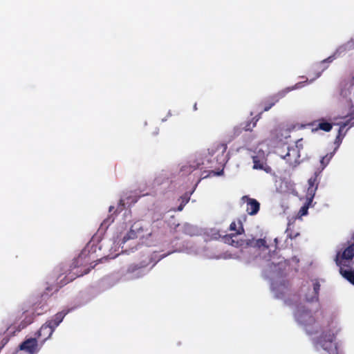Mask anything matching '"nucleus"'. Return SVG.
Masks as SVG:
<instances>
[{"label": "nucleus", "instance_id": "obj_2", "mask_svg": "<svg viewBox=\"0 0 354 354\" xmlns=\"http://www.w3.org/2000/svg\"><path fill=\"white\" fill-rule=\"evenodd\" d=\"M295 317L297 322L301 324L308 335L318 333L320 326L313 316L311 311L303 306H297Z\"/></svg>", "mask_w": 354, "mask_h": 354}, {"label": "nucleus", "instance_id": "obj_3", "mask_svg": "<svg viewBox=\"0 0 354 354\" xmlns=\"http://www.w3.org/2000/svg\"><path fill=\"white\" fill-rule=\"evenodd\" d=\"M164 257L162 256L158 260L154 261L151 254L149 253L143 254L139 262L131 263L128 266L126 273L131 279L142 277L146 274L148 266L152 264L151 268H153Z\"/></svg>", "mask_w": 354, "mask_h": 354}, {"label": "nucleus", "instance_id": "obj_11", "mask_svg": "<svg viewBox=\"0 0 354 354\" xmlns=\"http://www.w3.org/2000/svg\"><path fill=\"white\" fill-rule=\"evenodd\" d=\"M242 201L246 203V211L250 215H255L260 209V203L254 198H251L248 196L242 197Z\"/></svg>", "mask_w": 354, "mask_h": 354}, {"label": "nucleus", "instance_id": "obj_21", "mask_svg": "<svg viewBox=\"0 0 354 354\" xmlns=\"http://www.w3.org/2000/svg\"><path fill=\"white\" fill-rule=\"evenodd\" d=\"M252 160H253V163H254V165H253V168L254 169H264L267 172L268 171V170L270 169V167H268V169H264L263 168V163L260 161V160L259 159V158L257 156H253Z\"/></svg>", "mask_w": 354, "mask_h": 354}, {"label": "nucleus", "instance_id": "obj_25", "mask_svg": "<svg viewBox=\"0 0 354 354\" xmlns=\"http://www.w3.org/2000/svg\"><path fill=\"white\" fill-rule=\"evenodd\" d=\"M243 247H254L255 245V239H247L243 240Z\"/></svg>", "mask_w": 354, "mask_h": 354}, {"label": "nucleus", "instance_id": "obj_14", "mask_svg": "<svg viewBox=\"0 0 354 354\" xmlns=\"http://www.w3.org/2000/svg\"><path fill=\"white\" fill-rule=\"evenodd\" d=\"M268 266L271 271L281 273L285 269L286 262L283 258L277 257L276 261L274 259L271 260L270 262L268 263Z\"/></svg>", "mask_w": 354, "mask_h": 354}, {"label": "nucleus", "instance_id": "obj_32", "mask_svg": "<svg viewBox=\"0 0 354 354\" xmlns=\"http://www.w3.org/2000/svg\"><path fill=\"white\" fill-rule=\"evenodd\" d=\"M120 203L121 205H122L123 206L124 205V201H123L122 200H121V201H120Z\"/></svg>", "mask_w": 354, "mask_h": 354}, {"label": "nucleus", "instance_id": "obj_9", "mask_svg": "<svg viewBox=\"0 0 354 354\" xmlns=\"http://www.w3.org/2000/svg\"><path fill=\"white\" fill-rule=\"evenodd\" d=\"M301 142L302 139L298 140L296 142V149H289L288 153L284 156V159H286L292 167H295L299 163V158L300 156L299 155V152L303 147Z\"/></svg>", "mask_w": 354, "mask_h": 354}, {"label": "nucleus", "instance_id": "obj_17", "mask_svg": "<svg viewBox=\"0 0 354 354\" xmlns=\"http://www.w3.org/2000/svg\"><path fill=\"white\" fill-rule=\"evenodd\" d=\"M66 315V313L62 311L59 312L57 314L54 315V317L49 321L47 322V323L54 329L57 326H59V324L62 322L63 319L64 318L65 315Z\"/></svg>", "mask_w": 354, "mask_h": 354}, {"label": "nucleus", "instance_id": "obj_13", "mask_svg": "<svg viewBox=\"0 0 354 354\" xmlns=\"http://www.w3.org/2000/svg\"><path fill=\"white\" fill-rule=\"evenodd\" d=\"M55 329L53 328L47 322L43 324L37 332V337L41 339L42 342L50 337Z\"/></svg>", "mask_w": 354, "mask_h": 354}, {"label": "nucleus", "instance_id": "obj_4", "mask_svg": "<svg viewBox=\"0 0 354 354\" xmlns=\"http://www.w3.org/2000/svg\"><path fill=\"white\" fill-rule=\"evenodd\" d=\"M88 243L86 247H85L79 256L74 259L73 262L72 263V265L71 266L70 272L68 273V274L64 278V281L63 282L62 285H66L68 283L73 281L77 277L83 276L84 274H86L88 272V270L86 271H79L77 269L80 266H82L84 264H86L88 262L89 259H86L88 254H89V247Z\"/></svg>", "mask_w": 354, "mask_h": 354}, {"label": "nucleus", "instance_id": "obj_1", "mask_svg": "<svg viewBox=\"0 0 354 354\" xmlns=\"http://www.w3.org/2000/svg\"><path fill=\"white\" fill-rule=\"evenodd\" d=\"M227 149V145L223 142H216L208 149L207 153L205 156V160L201 157L190 161L188 164L181 167L183 174H189L198 169L201 165H205L206 167H216L214 164L223 166L225 162V152Z\"/></svg>", "mask_w": 354, "mask_h": 354}, {"label": "nucleus", "instance_id": "obj_35", "mask_svg": "<svg viewBox=\"0 0 354 354\" xmlns=\"http://www.w3.org/2000/svg\"><path fill=\"white\" fill-rule=\"evenodd\" d=\"M288 236L290 238V239H292V236L291 235H288Z\"/></svg>", "mask_w": 354, "mask_h": 354}, {"label": "nucleus", "instance_id": "obj_16", "mask_svg": "<svg viewBox=\"0 0 354 354\" xmlns=\"http://www.w3.org/2000/svg\"><path fill=\"white\" fill-rule=\"evenodd\" d=\"M229 229L230 231L235 232L234 234H236V235H240L245 232L243 222L240 218H238L237 221L232 222Z\"/></svg>", "mask_w": 354, "mask_h": 354}, {"label": "nucleus", "instance_id": "obj_23", "mask_svg": "<svg viewBox=\"0 0 354 354\" xmlns=\"http://www.w3.org/2000/svg\"><path fill=\"white\" fill-rule=\"evenodd\" d=\"M333 153H330L322 158L320 162H321L322 169H324V167H326L327 166V165L329 163L330 160L333 158Z\"/></svg>", "mask_w": 354, "mask_h": 354}, {"label": "nucleus", "instance_id": "obj_30", "mask_svg": "<svg viewBox=\"0 0 354 354\" xmlns=\"http://www.w3.org/2000/svg\"><path fill=\"white\" fill-rule=\"evenodd\" d=\"M351 85L354 84V75L353 76V77H352V79H351Z\"/></svg>", "mask_w": 354, "mask_h": 354}, {"label": "nucleus", "instance_id": "obj_5", "mask_svg": "<svg viewBox=\"0 0 354 354\" xmlns=\"http://www.w3.org/2000/svg\"><path fill=\"white\" fill-rule=\"evenodd\" d=\"M353 242L347 246L342 252H337L335 258V263L339 267H349L351 262L354 257V234L351 236Z\"/></svg>", "mask_w": 354, "mask_h": 354}, {"label": "nucleus", "instance_id": "obj_7", "mask_svg": "<svg viewBox=\"0 0 354 354\" xmlns=\"http://www.w3.org/2000/svg\"><path fill=\"white\" fill-rule=\"evenodd\" d=\"M303 82H299L292 87H287L277 93L268 97L265 100L263 103V111H269L276 103H277L281 98L284 97L290 91L301 88Z\"/></svg>", "mask_w": 354, "mask_h": 354}, {"label": "nucleus", "instance_id": "obj_33", "mask_svg": "<svg viewBox=\"0 0 354 354\" xmlns=\"http://www.w3.org/2000/svg\"><path fill=\"white\" fill-rule=\"evenodd\" d=\"M113 209V207L111 206V207H109V212H111Z\"/></svg>", "mask_w": 354, "mask_h": 354}, {"label": "nucleus", "instance_id": "obj_18", "mask_svg": "<svg viewBox=\"0 0 354 354\" xmlns=\"http://www.w3.org/2000/svg\"><path fill=\"white\" fill-rule=\"evenodd\" d=\"M339 272L346 279L354 285V270H344V268H341Z\"/></svg>", "mask_w": 354, "mask_h": 354}, {"label": "nucleus", "instance_id": "obj_34", "mask_svg": "<svg viewBox=\"0 0 354 354\" xmlns=\"http://www.w3.org/2000/svg\"><path fill=\"white\" fill-rule=\"evenodd\" d=\"M256 122H257V121H255V122H253L252 127H255V126H256Z\"/></svg>", "mask_w": 354, "mask_h": 354}, {"label": "nucleus", "instance_id": "obj_20", "mask_svg": "<svg viewBox=\"0 0 354 354\" xmlns=\"http://www.w3.org/2000/svg\"><path fill=\"white\" fill-rule=\"evenodd\" d=\"M334 59H335L334 56H330L328 58L322 60L320 62V64H319V66H320V68H322V71H321V72H319L317 74V75H316V77L315 78L319 77L320 76L322 72L324 71L326 68H328V66H326L325 64L332 62L334 60Z\"/></svg>", "mask_w": 354, "mask_h": 354}, {"label": "nucleus", "instance_id": "obj_31", "mask_svg": "<svg viewBox=\"0 0 354 354\" xmlns=\"http://www.w3.org/2000/svg\"><path fill=\"white\" fill-rule=\"evenodd\" d=\"M194 109L195 111H196V110H197V104H196V103H195V104L194 105Z\"/></svg>", "mask_w": 354, "mask_h": 354}, {"label": "nucleus", "instance_id": "obj_6", "mask_svg": "<svg viewBox=\"0 0 354 354\" xmlns=\"http://www.w3.org/2000/svg\"><path fill=\"white\" fill-rule=\"evenodd\" d=\"M317 178L318 174L315 172L314 175L308 179V187L306 193V203L303 207H301V208L299 210V214H301V216H304L307 214L308 209L309 208V206L313 202V200L315 197L316 191L318 187L319 181Z\"/></svg>", "mask_w": 354, "mask_h": 354}, {"label": "nucleus", "instance_id": "obj_27", "mask_svg": "<svg viewBox=\"0 0 354 354\" xmlns=\"http://www.w3.org/2000/svg\"><path fill=\"white\" fill-rule=\"evenodd\" d=\"M250 124H251V122H247V124L243 127V129L245 131H250L251 130Z\"/></svg>", "mask_w": 354, "mask_h": 354}, {"label": "nucleus", "instance_id": "obj_12", "mask_svg": "<svg viewBox=\"0 0 354 354\" xmlns=\"http://www.w3.org/2000/svg\"><path fill=\"white\" fill-rule=\"evenodd\" d=\"M20 349L26 351L29 354L37 353L39 351L38 343L36 338H29L20 345Z\"/></svg>", "mask_w": 354, "mask_h": 354}, {"label": "nucleus", "instance_id": "obj_22", "mask_svg": "<svg viewBox=\"0 0 354 354\" xmlns=\"http://www.w3.org/2000/svg\"><path fill=\"white\" fill-rule=\"evenodd\" d=\"M349 124H351L352 126L353 124H354V122L350 123L349 121H346V122L341 124L339 131H338V135L337 136L336 139H335L336 143L342 142V138H341L342 131L347 125H349Z\"/></svg>", "mask_w": 354, "mask_h": 354}, {"label": "nucleus", "instance_id": "obj_28", "mask_svg": "<svg viewBox=\"0 0 354 354\" xmlns=\"http://www.w3.org/2000/svg\"><path fill=\"white\" fill-rule=\"evenodd\" d=\"M274 241L275 244H276V248H278V246H277V245H278V239L275 238Z\"/></svg>", "mask_w": 354, "mask_h": 354}, {"label": "nucleus", "instance_id": "obj_8", "mask_svg": "<svg viewBox=\"0 0 354 354\" xmlns=\"http://www.w3.org/2000/svg\"><path fill=\"white\" fill-rule=\"evenodd\" d=\"M145 236L144 229L140 223H135L131 225L130 230L123 237L121 245L122 248H124V244L131 240H135L137 239H142Z\"/></svg>", "mask_w": 354, "mask_h": 354}, {"label": "nucleus", "instance_id": "obj_26", "mask_svg": "<svg viewBox=\"0 0 354 354\" xmlns=\"http://www.w3.org/2000/svg\"><path fill=\"white\" fill-rule=\"evenodd\" d=\"M9 338L8 336L3 337L1 339L0 351L8 342Z\"/></svg>", "mask_w": 354, "mask_h": 354}, {"label": "nucleus", "instance_id": "obj_19", "mask_svg": "<svg viewBox=\"0 0 354 354\" xmlns=\"http://www.w3.org/2000/svg\"><path fill=\"white\" fill-rule=\"evenodd\" d=\"M320 290V284L319 282L316 281L313 283V295L310 297L306 296V300L308 301H313L314 300H317L319 292Z\"/></svg>", "mask_w": 354, "mask_h": 354}, {"label": "nucleus", "instance_id": "obj_29", "mask_svg": "<svg viewBox=\"0 0 354 354\" xmlns=\"http://www.w3.org/2000/svg\"><path fill=\"white\" fill-rule=\"evenodd\" d=\"M183 209V205H180L178 207V211H181L182 209Z\"/></svg>", "mask_w": 354, "mask_h": 354}, {"label": "nucleus", "instance_id": "obj_15", "mask_svg": "<svg viewBox=\"0 0 354 354\" xmlns=\"http://www.w3.org/2000/svg\"><path fill=\"white\" fill-rule=\"evenodd\" d=\"M236 234H230L224 236V242L235 248L243 246V239H237Z\"/></svg>", "mask_w": 354, "mask_h": 354}, {"label": "nucleus", "instance_id": "obj_10", "mask_svg": "<svg viewBox=\"0 0 354 354\" xmlns=\"http://www.w3.org/2000/svg\"><path fill=\"white\" fill-rule=\"evenodd\" d=\"M334 124L335 123L333 122L330 118L328 119L321 118L311 124V125L313 127L312 129L313 131L322 130L325 132H329L332 129Z\"/></svg>", "mask_w": 354, "mask_h": 354}, {"label": "nucleus", "instance_id": "obj_24", "mask_svg": "<svg viewBox=\"0 0 354 354\" xmlns=\"http://www.w3.org/2000/svg\"><path fill=\"white\" fill-rule=\"evenodd\" d=\"M254 247L258 248H263L266 250L269 248L266 243V241L264 239H255Z\"/></svg>", "mask_w": 354, "mask_h": 354}]
</instances>
